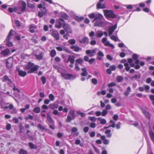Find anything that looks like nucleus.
Returning a JSON list of instances; mask_svg holds the SVG:
<instances>
[{"label": "nucleus", "instance_id": "nucleus-1", "mask_svg": "<svg viewBox=\"0 0 154 154\" xmlns=\"http://www.w3.org/2000/svg\"><path fill=\"white\" fill-rule=\"evenodd\" d=\"M38 67V66L34 65L33 63L29 62L27 65L25 66V69H29V70L28 72V73H33L34 71L37 70Z\"/></svg>", "mask_w": 154, "mask_h": 154}, {"label": "nucleus", "instance_id": "nucleus-2", "mask_svg": "<svg viewBox=\"0 0 154 154\" xmlns=\"http://www.w3.org/2000/svg\"><path fill=\"white\" fill-rule=\"evenodd\" d=\"M104 13L105 16L107 18H114L116 17V15L114 14L113 12L111 10H104Z\"/></svg>", "mask_w": 154, "mask_h": 154}, {"label": "nucleus", "instance_id": "nucleus-3", "mask_svg": "<svg viewBox=\"0 0 154 154\" xmlns=\"http://www.w3.org/2000/svg\"><path fill=\"white\" fill-rule=\"evenodd\" d=\"M51 34L57 40L60 39L59 35L58 32L56 30H51L50 31Z\"/></svg>", "mask_w": 154, "mask_h": 154}, {"label": "nucleus", "instance_id": "nucleus-4", "mask_svg": "<svg viewBox=\"0 0 154 154\" xmlns=\"http://www.w3.org/2000/svg\"><path fill=\"white\" fill-rule=\"evenodd\" d=\"M38 50H37L34 51V53L35 54V56L36 58L38 60H42L43 58V55L44 54V52H40L39 55L37 54H36L38 53Z\"/></svg>", "mask_w": 154, "mask_h": 154}, {"label": "nucleus", "instance_id": "nucleus-5", "mask_svg": "<svg viewBox=\"0 0 154 154\" xmlns=\"http://www.w3.org/2000/svg\"><path fill=\"white\" fill-rule=\"evenodd\" d=\"M61 75L63 78L66 79H69L72 78H73V79L75 78V77L72 75L71 74L67 73L66 71Z\"/></svg>", "mask_w": 154, "mask_h": 154}, {"label": "nucleus", "instance_id": "nucleus-6", "mask_svg": "<svg viewBox=\"0 0 154 154\" xmlns=\"http://www.w3.org/2000/svg\"><path fill=\"white\" fill-rule=\"evenodd\" d=\"M63 27L64 28L65 31L68 33L72 32L70 26L67 24L64 23L63 25Z\"/></svg>", "mask_w": 154, "mask_h": 154}, {"label": "nucleus", "instance_id": "nucleus-7", "mask_svg": "<svg viewBox=\"0 0 154 154\" xmlns=\"http://www.w3.org/2000/svg\"><path fill=\"white\" fill-rule=\"evenodd\" d=\"M13 63V60L11 57L8 58L7 60L6 65L8 68H10L12 66Z\"/></svg>", "mask_w": 154, "mask_h": 154}, {"label": "nucleus", "instance_id": "nucleus-8", "mask_svg": "<svg viewBox=\"0 0 154 154\" xmlns=\"http://www.w3.org/2000/svg\"><path fill=\"white\" fill-rule=\"evenodd\" d=\"M106 38H103L102 39V42L103 43L104 45L106 46H109L112 47L113 48H114L113 45L110 44L109 41L106 42Z\"/></svg>", "mask_w": 154, "mask_h": 154}, {"label": "nucleus", "instance_id": "nucleus-9", "mask_svg": "<svg viewBox=\"0 0 154 154\" xmlns=\"http://www.w3.org/2000/svg\"><path fill=\"white\" fill-rule=\"evenodd\" d=\"M19 3L20 4V8L21 11H24L26 7V4L25 2L23 1H21L19 2Z\"/></svg>", "mask_w": 154, "mask_h": 154}, {"label": "nucleus", "instance_id": "nucleus-10", "mask_svg": "<svg viewBox=\"0 0 154 154\" xmlns=\"http://www.w3.org/2000/svg\"><path fill=\"white\" fill-rule=\"evenodd\" d=\"M116 25L110 26L108 29V33L109 35H112L114 32L115 29L116 28Z\"/></svg>", "mask_w": 154, "mask_h": 154}, {"label": "nucleus", "instance_id": "nucleus-11", "mask_svg": "<svg viewBox=\"0 0 154 154\" xmlns=\"http://www.w3.org/2000/svg\"><path fill=\"white\" fill-rule=\"evenodd\" d=\"M103 17V16L101 14L99 13L95 14V18L93 20V22L97 20H100Z\"/></svg>", "mask_w": 154, "mask_h": 154}, {"label": "nucleus", "instance_id": "nucleus-12", "mask_svg": "<svg viewBox=\"0 0 154 154\" xmlns=\"http://www.w3.org/2000/svg\"><path fill=\"white\" fill-rule=\"evenodd\" d=\"M75 57L74 56L69 55V58L67 60L65 61L67 63H68L69 61L72 63L73 64L74 63Z\"/></svg>", "mask_w": 154, "mask_h": 154}, {"label": "nucleus", "instance_id": "nucleus-13", "mask_svg": "<svg viewBox=\"0 0 154 154\" xmlns=\"http://www.w3.org/2000/svg\"><path fill=\"white\" fill-rule=\"evenodd\" d=\"M71 49H73L75 52H78L79 51L82 50L81 48L79 47L76 45H72L70 47Z\"/></svg>", "mask_w": 154, "mask_h": 154}, {"label": "nucleus", "instance_id": "nucleus-14", "mask_svg": "<svg viewBox=\"0 0 154 154\" xmlns=\"http://www.w3.org/2000/svg\"><path fill=\"white\" fill-rule=\"evenodd\" d=\"M2 81L3 82H5L6 81H8L10 83H12V82L10 79H9L8 76L7 75H5L2 78Z\"/></svg>", "mask_w": 154, "mask_h": 154}, {"label": "nucleus", "instance_id": "nucleus-15", "mask_svg": "<svg viewBox=\"0 0 154 154\" xmlns=\"http://www.w3.org/2000/svg\"><path fill=\"white\" fill-rule=\"evenodd\" d=\"M88 40V38L86 37H84L83 38L79 40V42L80 43H83L85 44V43H87Z\"/></svg>", "mask_w": 154, "mask_h": 154}, {"label": "nucleus", "instance_id": "nucleus-16", "mask_svg": "<svg viewBox=\"0 0 154 154\" xmlns=\"http://www.w3.org/2000/svg\"><path fill=\"white\" fill-rule=\"evenodd\" d=\"M82 70L83 72L81 73V75L82 76H86L88 75V73L86 69L85 68H82L81 69Z\"/></svg>", "mask_w": 154, "mask_h": 154}, {"label": "nucleus", "instance_id": "nucleus-17", "mask_svg": "<svg viewBox=\"0 0 154 154\" xmlns=\"http://www.w3.org/2000/svg\"><path fill=\"white\" fill-rule=\"evenodd\" d=\"M131 91V89L130 87H128L126 90L124 91V94L126 96H128L130 92Z\"/></svg>", "mask_w": 154, "mask_h": 154}, {"label": "nucleus", "instance_id": "nucleus-18", "mask_svg": "<svg viewBox=\"0 0 154 154\" xmlns=\"http://www.w3.org/2000/svg\"><path fill=\"white\" fill-rule=\"evenodd\" d=\"M103 35L102 31L100 30H98L96 33V35L98 38H100Z\"/></svg>", "mask_w": 154, "mask_h": 154}, {"label": "nucleus", "instance_id": "nucleus-19", "mask_svg": "<svg viewBox=\"0 0 154 154\" xmlns=\"http://www.w3.org/2000/svg\"><path fill=\"white\" fill-rule=\"evenodd\" d=\"M10 52V50L9 49H7L4 51H2V54L4 56H5L8 55Z\"/></svg>", "mask_w": 154, "mask_h": 154}, {"label": "nucleus", "instance_id": "nucleus-20", "mask_svg": "<svg viewBox=\"0 0 154 154\" xmlns=\"http://www.w3.org/2000/svg\"><path fill=\"white\" fill-rule=\"evenodd\" d=\"M18 72L19 75L20 76L24 77L26 75V72L25 71L22 70H19Z\"/></svg>", "mask_w": 154, "mask_h": 154}, {"label": "nucleus", "instance_id": "nucleus-21", "mask_svg": "<svg viewBox=\"0 0 154 154\" xmlns=\"http://www.w3.org/2000/svg\"><path fill=\"white\" fill-rule=\"evenodd\" d=\"M47 119L48 121L51 124H54V122L51 117L50 116L49 113H48L47 114Z\"/></svg>", "mask_w": 154, "mask_h": 154}, {"label": "nucleus", "instance_id": "nucleus-22", "mask_svg": "<svg viewBox=\"0 0 154 154\" xmlns=\"http://www.w3.org/2000/svg\"><path fill=\"white\" fill-rule=\"evenodd\" d=\"M140 73H138V74L135 75L134 76H133L130 78V79L131 80H133L134 79H140Z\"/></svg>", "mask_w": 154, "mask_h": 154}, {"label": "nucleus", "instance_id": "nucleus-23", "mask_svg": "<svg viewBox=\"0 0 154 154\" xmlns=\"http://www.w3.org/2000/svg\"><path fill=\"white\" fill-rule=\"evenodd\" d=\"M104 56V55L103 53L100 51H99L98 54L97 58L98 60H101L102 59L101 57H103Z\"/></svg>", "mask_w": 154, "mask_h": 154}, {"label": "nucleus", "instance_id": "nucleus-24", "mask_svg": "<svg viewBox=\"0 0 154 154\" xmlns=\"http://www.w3.org/2000/svg\"><path fill=\"white\" fill-rule=\"evenodd\" d=\"M14 31H13L11 29L8 35L6 38H7L8 40H10V37L11 36H13L14 35V34L13 33V32H14Z\"/></svg>", "mask_w": 154, "mask_h": 154}, {"label": "nucleus", "instance_id": "nucleus-25", "mask_svg": "<svg viewBox=\"0 0 154 154\" xmlns=\"http://www.w3.org/2000/svg\"><path fill=\"white\" fill-rule=\"evenodd\" d=\"M29 147L31 149H36L37 148V146L33 144L32 143H29Z\"/></svg>", "mask_w": 154, "mask_h": 154}, {"label": "nucleus", "instance_id": "nucleus-26", "mask_svg": "<svg viewBox=\"0 0 154 154\" xmlns=\"http://www.w3.org/2000/svg\"><path fill=\"white\" fill-rule=\"evenodd\" d=\"M56 54L55 51L54 49L52 50L50 53V55L52 57H54Z\"/></svg>", "mask_w": 154, "mask_h": 154}, {"label": "nucleus", "instance_id": "nucleus-27", "mask_svg": "<svg viewBox=\"0 0 154 154\" xmlns=\"http://www.w3.org/2000/svg\"><path fill=\"white\" fill-rule=\"evenodd\" d=\"M33 111L36 113H39L40 111V107H35L33 110Z\"/></svg>", "mask_w": 154, "mask_h": 154}, {"label": "nucleus", "instance_id": "nucleus-28", "mask_svg": "<svg viewBox=\"0 0 154 154\" xmlns=\"http://www.w3.org/2000/svg\"><path fill=\"white\" fill-rule=\"evenodd\" d=\"M142 112L146 117L148 118H150V116L148 112L145 110H143Z\"/></svg>", "mask_w": 154, "mask_h": 154}, {"label": "nucleus", "instance_id": "nucleus-29", "mask_svg": "<svg viewBox=\"0 0 154 154\" xmlns=\"http://www.w3.org/2000/svg\"><path fill=\"white\" fill-rule=\"evenodd\" d=\"M149 134L152 140L154 141V133L151 131H149Z\"/></svg>", "mask_w": 154, "mask_h": 154}, {"label": "nucleus", "instance_id": "nucleus-30", "mask_svg": "<svg viewBox=\"0 0 154 154\" xmlns=\"http://www.w3.org/2000/svg\"><path fill=\"white\" fill-rule=\"evenodd\" d=\"M123 77L121 76H118L116 77V80L118 82H122L123 80Z\"/></svg>", "mask_w": 154, "mask_h": 154}, {"label": "nucleus", "instance_id": "nucleus-31", "mask_svg": "<svg viewBox=\"0 0 154 154\" xmlns=\"http://www.w3.org/2000/svg\"><path fill=\"white\" fill-rule=\"evenodd\" d=\"M10 40H8L7 38H6V40L7 42H6V45L9 47H11L13 46V44L12 42L9 41Z\"/></svg>", "mask_w": 154, "mask_h": 154}, {"label": "nucleus", "instance_id": "nucleus-32", "mask_svg": "<svg viewBox=\"0 0 154 154\" xmlns=\"http://www.w3.org/2000/svg\"><path fill=\"white\" fill-rule=\"evenodd\" d=\"M19 133H22L23 130L24 129V127L22 125V123H20L19 124Z\"/></svg>", "mask_w": 154, "mask_h": 154}, {"label": "nucleus", "instance_id": "nucleus-33", "mask_svg": "<svg viewBox=\"0 0 154 154\" xmlns=\"http://www.w3.org/2000/svg\"><path fill=\"white\" fill-rule=\"evenodd\" d=\"M97 119L100 120V123L102 124H104L106 123V121L104 119H102L101 117L98 118Z\"/></svg>", "mask_w": 154, "mask_h": 154}, {"label": "nucleus", "instance_id": "nucleus-34", "mask_svg": "<svg viewBox=\"0 0 154 154\" xmlns=\"http://www.w3.org/2000/svg\"><path fill=\"white\" fill-rule=\"evenodd\" d=\"M110 38L111 39L115 41H120V40H119L118 38L114 35H112L110 36Z\"/></svg>", "mask_w": 154, "mask_h": 154}, {"label": "nucleus", "instance_id": "nucleus-35", "mask_svg": "<svg viewBox=\"0 0 154 154\" xmlns=\"http://www.w3.org/2000/svg\"><path fill=\"white\" fill-rule=\"evenodd\" d=\"M124 66L125 67V69L127 71H128L130 69L129 64L127 63H125L124 64Z\"/></svg>", "mask_w": 154, "mask_h": 154}, {"label": "nucleus", "instance_id": "nucleus-36", "mask_svg": "<svg viewBox=\"0 0 154 154\" xmlns=\"http://www.w3.org/2000/svg\"><path fill=\"white\" fill-rule=\"evenodd\" d=\"M111 130H108L106 131L105 132V134H107V137H110L111 136V134H110Z\"/></svg>", "mask_w": 154, "mask_h": 154}, {"label": "nucleus", "instance_id": "nucleus-37", "mask_svg": "<svg viewBox=\"0 0 154 154\" xmlns=\"http://www.w3.org/2000/svg\"><path fill=\"white\" fill-rule=\"evenodd\" d=\"M19 154H28L27 151L23 149H21L19 151Z\"/></svg>", "mask_w": 154, "mask_h": 154}, {"label": "nucleus", "instance_id": "nucleus-38", "mask_svg": "<svg viewBox=\"0 0 154 154\" xmlns=\"http://www.w3.org/2000/svg\"><path fill=\"white\" fill-rule=\"evenodd\" d=\"M62 24L60 21H59L57 23H56L55 25V27L58 28H60L62 26Z\"/></svg>", "mask_w": 154, "mask_h": 154}, {"label": "nucleus", "instance_id": "nucleus-39", "mask_svg": "<svg viewBox=\"0 0 154 154\" xmlns=\"http://www.w3.org/2000/svg\"><path fill=\"white\" fill-rule=\"evenodd\" d=\"M57 70L58 72L60 73L61 75L66 71L65 69H62L60 67H58L57 68Z\"/></svg>", "mask_w": 154, "mask_h": 154}, {"label": "nucleus", "instance_id": "nucleus-40", "mask_svg": "<svg viewBox=\"0 0 154 154\" xmlns=\"http://www.w3.org/2000/svg\"><path fill=\"white\" fill-rule=\"evenodd\" d=\"M68 42L71 45H73L75 44L76 41L74 39H70L68 40Z\"/></svg>", "mask_w": 154, "mask_h": 154}, {"label": "nucleus", "instance_id": "nucleus-41", "mask_svg": "<svg viewBox=\"0 0 154 154\" xmlns=\"http://www.w3.org/2000/svg\"><path fill=\"white\" fill-rule=\"evenodd\" d=\"M75 19L76 20L80 22L84 20V17H79L78 16H76L75 17Z\"/></svg>", "mask_w": 154, "mask_h": 154}, {"label": "nucleus", "instance_id": "nucleus-42", "mask_svg": "<svg viewBox=\"0 0 154 154\" xmlns=\"http://www.w3.org/2000/svg\"><path fill=\"white\" fill-rule=\"evenodd\" d=\"M83 59H79L76 60V63H77L80 64H82L83 62Z\"/></svg>", "mask_w": 154, "mask_h": 154}, {"label": "nucleus", "instance_id": "nucleus-43", "mask_svg": "<svg viewBox=\"0 0 154 154\" xmlns=\"http://www.w3.org/2000/svg\"><path fill=\"white\" fill-rule=\"evenodd\" d=\"M69 113L72 118V119H74L75 117V115L74 113V111L72 110H71L70 111Z\"/></svg>", "mask_w": 154, "mask_h": 154}, {"label": "nucleus", "instance_id": "nucleus-44", "mask_svg": "<svg viewBox=\"0 0 154 154\" xmlns=\"http://www.w3.org/2000/svg\"><path fill=\"white\" fill-rule=\"evenodd\" d=\"M37 127L40 130L42 131H43L44 130H47V129H46L44 126H42L40 124H39L38 125Z\"/></svg>", "mask_w": 154, "mask_h": 154}, {"label": "nucleus", "instance_id": "nucleus-45", "mask_svg": "<svg viewBox=\"0 0 154 154\" xmlns=\"http://www.w3.org/2000/svg\"><path fill=\"white\" fill-rule=\"evenodd\" d=\"M61 17L67 20L68 19V18L69 17V16L68 15H67L65 13H63V14L61 15Z\"/></svg>", "mask_w": 154, "mask_h": 154}, {"label": "nucleus", "instance_id": "nucleus-46", "mask_svg": "<svg viewBox=\"0 0 154 154\" xmlns=\"http://www.w3.org/2000/svg\"><path fill=\"white\" fill-rule=\"evenodd\" d=\"M63 50L66 52L70 54H71L72 53L71 51H70V50H69L66 47H64L63 48Z\"/></svg>", "mask_w": 154, "mask_h": 154}, {"label": "nucleus", "instance_id": "nucleus-47", "mask_svg": "<svg viewBox=\"0 0 154 154\" xmlns=\"http://www.w3.org/2000/svg\"><path fill=\"white\" fill-rule=\"evenodd\" d=\"M109 123L110 124H112L111 125H110L109 126H111L112 128H114L115 127L116 125L115 124V122H114L113 120H111L109 122Z\"/></svg>", "mask_w": 154, "mask_h": 154}, {"label": "nucleus", "instance_id": "nucleus-48", "mask_svg": "<svg viewBox=\"0 0 154 154\" xmlns=\"http://www.w3.org/2000/svg\"><path fill=\"white\" fill-rule=\"evenodd\" d=\"M27 6L28 7L31 8H34L35 7L34 4L29 3L28 2L27 3Z\"/></svg>", "mask_w": 154, "mask_h": 154}, {"label": "nucleus", "instance_id": "nucleus-49", "mask_svg": "<svg viewBox=\"0 0 154 154\" xmlns=\"http://www.w3.org/2000/svg\"><path fill=\"white\" fill-rule=\"evenodd\" d=\"M108 113V111L106 109L103 110L101 113V115L102 116H106Z\"/></svg>", "mask_w": 154, "mask_h": 154}, {"label": "nucleus", "instance_id": "nucleus-50", "mask_svg": "<svg viewBox=\"0 0 154 154\" xmlns=\"http://www.w3.org/2000/svg\"><path fill=\"white\" fill-rule=\"evenodd\" d=\"M91 82L93 84L95 85H96L97 83V79L95 78L92 79L91 80Z\"/></svg>", "mask_w": 154, "mask_h": 154}, {"label": "nucleus", "instance_id": "nucleus-51", "mask_svg": "<svg viewBox=\"0 0 154 154\" xmlns=\"http://www.w3.org/2000/svg\"><path fill=\"white\" fill-rule=\"evenodd\" d=\"M95 14L94 13H92L88 14L89 17L91 19H92L94 18H95Z\"/></svg>", "mask_w": 154, "mask_h": 154}, {"label": "nucleus", "instance_id": "nucleus-52", "mask_svg": "<svg viewBox=\"0 0 154 154\" xmlns=\"http://www.w3.org/2000/svg\"><path fill=\"white\" fill-rule=\"evenodd\" d=\"M72 119V118L69 115H68L67 116V118L66 120V122H71V120Z\"/></svg>", "mask_w": 154, "mask_h": 154}, {"label": "nucleus", "instance_id": "nucleus-53", "mask_svg": "<svg viewBox=\"0 0 154 154\" xmlns=\"http://www.w3.org/2000/svg\"><path fill=\"white\" fill-rule=\"evenodd\" d=\"M16 26L17 27H20V21L18 20H16L15 22Z\"/></svg>", "mask_w": 154, "mask_h": 154}, {"label": "nucleus", "instance_id": "nucleus-54", "mask_svg": "<svg viewBox=\"0 0 154 154\" xmlns=\"http://www.w3.org/2000/svg\"><path fill=\"white\" fill-rule=\"evenodd\" d=\"M89 119L92 122H95L96 121V118L94 117H89Z\"/></svg>", "mask_w": 154, "mask_h": 154}, {"label": "nucleus", "instance_id": "nucleus-55", "mask_svg": "<svg viewBox=\"0 0 154 154\" xmlns=\"http://www.w3.org/2000/svg\"><path fill=\"white\" fill-rule=\"evenodd\" d=\"M41 80L42 82V83L43 84L45 83L46 82V79L45 77L43 76L41 77Z\"/></svg>", "mask_w": 154, "mask_h": 154}, {"label": "nucleus", "instance_id": "nucleus-56", "mask_svg": "<svg viewBox=\"0 0 154 154\" xmlns=\"http://www.w3.org/2000/svg\"><path fill=\"white\" fill-rule=\"evenodd\" d=\"M116 84L114 82H111L108 85V87H111L113 86H116Z\"/></svg>", "mask_w": 154, "mask_h": 154}, {"label": "nucleus", "instance_id": "nucleus-57", "mask_svg": "<svg viewBox=\"0 0 154 154\" xmlns=\"http://www.w3.org/2000/svg\"><path fill=\"white\" fill-rule=\"evenodd\" d=\"M75 69L76 70L78 71L80 70V68L78 66V64L77 63H75Z\"/></svg>", "mask_w": 154, "mask_h": 154}, {"label": "nucleus", "instance_id": "nucleus-58", "mask_svg": "<svg viewBox=\"0 0 154 154\" xmlns=\"http://www.w3.org/2000/svg\"><path fill=\"white\" fill-rule=\"evenodd\" d=\"M49 98L51 101H53L54 99V96L52 94H50L49 95Z\"/></svg>", "mask_w": 154, "mask_h": 154}, {"label": "nucleus", "instance_id": "nucleus-59", "mask_svg": "<svg viewBox=\"0 0 154 154\" xmlns=\"http://www.w3.org/2000/svg\"><path fill=\"white\" fill-rule=\"evenodd\" d=\"M116 68V66L114 65L111 66L109 67V69L111 70V71L115 70Z\"/></svg>", "mask_w": 154, "mask_h": 154}, {"label": "nucleus", "instance_id": "nucleus-60", "mask_svg": "<svg viewBox=\"0 0 154 154\" xmlns=\"http://www.w3.org/2000/svg\"><path fill=\"white\" fill-rule=\"evenodd\" d=\"M102 6V4L100 2L98 3L97 5V7L98 9L100 8Z\"/></svg>", "mask_w": 154, "mask_h": 154}, {"label": "nucleus", "instance_id": "nucleus-61", "mask_svg": "<svg viewBox=\"0 0 154 154\" xmlns=\"http://www.w3.org/2000/svg\"><path fill=\"white\" fill-rule=\"evenodd\" d=\"M29 29H36V27L33 24H31L29 26Z\"/></svg>", "mask_w": 154, "mask_h": 154}, {"label": "nucleus", "instance_id": "nucleus-62", "mask_svg": "<svg viewBox=\"0 0 154 154\" xmlns=\"http://www.w3.org/2000/svg\"><path fill=\"white\" fill-rule=\"evenodd\" d=\"M119 118V116L118 115L115 114L113 116V119L115 121H116L118 120Z\"/></svg>", "mask_w": 154, "mask_h": 154}, {"label": "nucleus", "instance_id": "nucleus-63", "mask_svg": "<svg viewBox=\"0 0 154 154\" xmlns=\"http://www.w3.org/2000/svg\"><path fill=\"white\" fill-rule=\"evenodd\" d=\"M132 57L133 59L134 60H136L138 58V56L136 54H134L132 55Z\"/></svg>", "mask_w": 154, "mask_h": 154}, {"label": "nucleus", "instance_id": "nucleus-64", "mask_svg": "<svg viewBox=\"0 0 154 154\" xmlns=\"http://www.w3.org/2000/svg\"><path fill=\"white\" fill-rule=\"evenodd\" d=\"M88 127H85L83 129V131L85 133H86L88 132Z\"/></svg>", "mask_w": 154, "mask_h": 154}]
</instances>
